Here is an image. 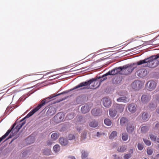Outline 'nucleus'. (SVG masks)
Here are the masks:
<instances>
[{
  "label": "nucleus",
  "mask_w": 159,
  "mask_h": 159,
  "mask_svg": "<svg viewBox=\"0 0 159 159\" xmlns=\"http://www.w3.org/2000/svg\"><path fill=\"white\" fill-rule=\"evenodd\" d=\"M100 82L97 78H94L90 79L88 81L80 83L79 84L71 89L69 90L64 91L60 93L61 94L68 93L69 92L74 89H78L83 86H86L83 88H80L79 90H82L85 89H97L100 85Z\"/></svg>",
  "instance_id": "f257e3e1"
},
{
  "label": "nucleus",
  "mask_w": 159,
  "mask_h": 159,
  "mask_svg": "<svg viewBox=\"0 0 159 159\" xmlns=\"http://www.w3.org/2000/svg\"><path fill=\"white\" fill-rule=\"evenodd\" d=\"M159 57V54L153 55L149 57L146 58L143 60H140L137 63V65H140L143 64L144 67L154 68L158 64L159 61L156 59Z\"/></svg>",
  "instance_id": "f03ea898"
},
{
  "label": "nucleus",
  "mask_w": 159,
  "mask_h": 159,
  "mask_svg": "<svg viewBox=\"0 0 159 159\" xmlns=\"http://www.w3.org/2000/svg\"><path fill=\"white\" fill-rule=\"evenodd\" d=\"M25 121L20 122V123L17 125L16 127L14 128L15 126L16 125V123H15L12 125L10 129H9L4 135L2 136L0 138V143L11 132L10 135L7 138L6 140H7L10 138H11L12 137L15 135L19 131L20 129L22 127V126L25 124Z\"/></svg>",
  "instance_id": "7ed1b4c3"
},
{
  "label": "nucleus",
  "mask_w": 159,
  "mask_h": 159,
  "mask_svg": "<svg viewBox=\"0 0 159 159\" xmlns=\"http://www.w3.org/2000/svg\"><path fill=\"white\" fill-rule=\"evenodd\" d=\"M60 95H61L60 93L57 94H52L49 97L43 100L38 106L34 109L31 110V111H30L24 119L20 120V122H23V121L26 118H28L30 117L34 113L41 108L43 106H44L47 103L52 100L54 99L53 98L54 97Z\"/></svg>",
  "instance_id": "20e7f679"
},
{
  "label": "nucleus",
  "mask_w": 159,
  "mask_h": 159,
  "mask_svg": "<svg viewBox=\"0 0 159 159\" xmlns=\"http://www.w3.org/2000/svg\"><path fill=\"white\" fill-rule=\"evenodd\" d=\"M60 95H61L60 93L57 94H52L49 97L43 100L38 106L34 109L31 110V111H30L24 119L20 120V122H23V121L26 118H28L30 117L34 113L41 108L43 106H44L47 103L52 100L54 99L53 98L54 97Z\"/></svg>",
  "instance_id": "39448f33"
},
{
  "label": "nucleus",
  "mask_w": 159,
  "mask_h": 159,
  "mask_svg": "<svg viewBox=\"0 0 159 159\" xmlns=\"http://www.w3.org/2000/svg\"><path fill=\"white\" fill-rule=\"evenodd\" d=\"M137 63H131L122 66V75H127L131 73L133 70L136 68L134 65Z\"/></svg>",
  "instance_id": "423d86ee"
},
{
  "label": "nucleus",
  "mask_w": 159,
  "mask_h": 159,
  "mask_svg": "<svg viewBox=\"0 0 159 159\" xmlns=\"http://www.w3.org/2000/svg\"><path fill=\"white\" fill-rule=\"evenodd\" d=\"M142 82L139 80L134 81L131 84L132 88L136 91L140 90L142 87Z\"/></svg>",
  "instance_id": "0eeeda50"
},
{
  "label": "nucleus",
  "mask_w": 159,
  "mask_h": 159,
  "mask_svg": "<svg viewBox=\"0 0 159 159\" xmlns=\"http://www.w3.org/2000/svg\"><path fill=\"white\" fill-rule=\"evenodd\" d=\"M157 82L153 80H149L146 84V87L147 89L150 91L153 90L157 86Z\"/></svg>",
  "instance_id": "6e6552de"
},
{
  "label": "nucleus",
  "mask_w": 159,
  "mask_h": 159,
  "mask_svg": "<svg viewBox=\"0 0 159 159\" xmlns=\"http://www.w3.org/2000/svg\"><path fill=\"white\" fill-rule=\"evenodd\" d=\"M151 98V95L148 94H145L142 95L141 101L143 104H146L150 101Z\"/></svg>",
  "instance_id": "1a4fd4ad"
},
{
  "label": "nucleus",
  "mask_w": 159,
  "mask_h": 159,
  "mask_svg": "<svg viewBox=\"0 0 159 159\" xmlns=\"http://www.w3.org/2000/svg\"><path fill=\"white\" fill-rule=\"evenodd\" d=\"M148 73L147 70L143 68L140 69L138 70L136 74L137 75L140 77H143L146 76Z\"/></svg>",
  "instance_id": "9d476101"
},
{
  "label": "nucleus",
  "mask_w": 159,
  "mask_h": 159,
  "mask_svg": "<svg viewBox=\"0 0 159 159\" xmlns=\"http://www.w3.org/2000/svg\"><path fill=\"white\" fill-rule=\"evenodd\" d=\"M64 118L63 114L61 113H58L54 117V119L57 122H60Z\"/></svg>",
  "instance_id": "9b49d317"
},
{
  "label": "nucleus",
  "mask_w": 159,
  "mask_h": 159,
  "mask_svg": "<svg viewBox=\"0 0 159 159\" xmlns=\"http://www.w3.org/2000/svg\"><path fill=\"white\" fill-rule=\"evenodd\" d=\"M135 129V126L133 124L129 123L127 124L126 126V130L129 134L133 133Z\"/></svg>",
  "instance_id": "f8f14e48"
},
{
  "label": "nucleus",
  "mask_w": 159,
  "mask_h": 159,
  "mask_svg": "<svg viewBox=\"0 0 159 159\" xmlns=\"http://www.w3.org/2000/svg\"><path fill=\"white\" fill-rule=\"evenodd\" d=\"M102 103L104 106L107 108L109 107L111 105L110 100L107 98H104L102 99Z\"/></svg>",
  "instance_id": "ddd939ff"
},
{
  "label": "nucleus",
  "mask_w": 159,
  "mask_h": 159,
  "mask_svg": "<svg viewBox=\"0 0 159 159\" xmlns=\"http://www.w3.org/2000/svg\"><path fill=\"white\" fill-rule=\"evenodd\" d=\"M91 113L94 116H100L102 113V110L100 109L94 108L92 110Z\"/></svg>",
  "instance_id": "4468645a"
},
{
  "label": "nucleus",
  "mask_w": 159,
  "mask_h": 159,
  "mask_svg": "<svg viewBox=\"0 0 159 159\" xmlns=\"http://www.w3.org/2000/svg\"><path fill=\"white\" fill-rule=\"evenodd\" d=\"M129 111L132 113H134L136 111V108L135 105L134 103L129 104L128 107Z\"/></svg>",
  "instance_id": "2eb2a0df"
},
{
  "label": "nucleus",
  "mask_w": 159,
  "mask_h": 159,
  "mask_svg": "<svg viewBox=\"0 0 159 159\" xmlns=\"http://www.w3.org/2000/svg\"><path fill=\"white\" fill-rule=\"evenodd\" d=\"M116 100L119 102L126 103L129 102V99L125 96H122L118 98Z\"/></svg>",
  "instance_id": "dca6fc26"
},
{
  "label": "nucleus",
  "mask_w": 159,
  "mask_h": 159,
  "mask_svg": "<svg viewBox=\"0 0 159 159\" xmlns=\"http://www.w3.org/2000/svg\"><path fill=\"white\" fill-rule=\"evenodd\" d=\"M56 110L54 107L51 106L49 107L47 113L49 115H52L56 113Z\"/></svg>",
  "instance_id": "f3484780"
},
{
  "label": "nucleus",
  "mask_w": 159,
  "mask_h": 159,
  "mask_svg": "<svg viewBox=\"0 0 159 159\" xmlns=\"http://www.w3.org/2000/svg\"><path fill=\"white\" fill-rule=\"evenodd\" d=\"M59 141L60 144L63 146L66 145L68 143L67 140L66 139L63 137L60 138Z\"/></svg>",
  "instance_id": "a211bd4d"
},
{
  "label": "nucleus",
  "mask_w": 159,
  "mask_h": 159,
  "mask_svg": "<svg viewBox=\"0 0 159 159\" xmlns=\"http://www.w3.org/2000/svg\"><path fill=\"white\" fill-rule=\"evenodd\" d=\"M89 110V106L88 105H86L81 107V110L83 113L85 114L88 112Z\"/></svg>",
  "instance_id": "6ab92c4d"
},
{
  "label": "nucleus",
  "mask_w": 159,
  "mask_h": 159,
  "mask_svg": "<svg viewBox=\"0 0 159 159\" xmlns=\"http://www.w3.org/2000/svg\"><path fill=\"white\" fill-rule=\"evenodd\" d=\"M117 73L116 72V68H114L112 70L109 71L108 72L104 74V76H107L108 75H114L117 74Z\"/></svg>",
  "instance_id": "aec40b11"
},
{
  "label": "nucleus",
  "mask_w": 159,
  "mask_h": 159,
  "mask_svg": "<svg viewBox=\"0 0 159 159\" xmlns=\"http://www.w3.org/2000/svg\"><path fill=\"white\" fill-rule=\"evenodd\" d=\"M117 73L116 72V68H114L112 70L109 71L108 72L104 74V76H107L108 75H114L117 74Z\"/></svg>",
  "instance_id": "412c9836"
},
{
  "label": "nucleus",
  "mask_w": 159,
  "mask_h": 159,
  "mask_svg": "<svg viewBox=\"0 0 159 159\" xmlns=\"http://www.w3.org/2000/svg\"><path fill=\"white\" fill-rule=\"evenodd\" d=\"M150 116L148 113L146 112H143L142 115V118L144 121H147Z\"/></svg>",
  "instance_id": "4be33fe9"
},
{
  "label": "nucleus",
  "mask_w": 159,
  "mask_h": 159,
  "mask_svg": "<svg viewBox=\"0 0 159 159\" xmlns=\"http://www.w3.org/2000/svg\"><path fill=\"white\" fill-rule=\"evenodd\" d=\"M125 105L118 104L116 107V110L118 112L121 113L124 110Z\"/></svg>",
  "instance_id": "5701e85b"
},
{
  "label": "nucleus",
  "mask_w": 159,
  "mask_h": 159,
  "mask_svg": "<svg viewBox=\"0 0 159 159\" xmlns=\"http://www.w3.org/2000/svg\"><path fill=\"white\" fill-rule=\"evenodd\" d=\"M98 123L97 121L95 120H92L89 123V126L93 128H95L98 126Z\"/></svg>",
  "instance_id": "b1692460"
},
{
  "label": "nucleus",
  "mask_w": 159,
  "mask_h": 159,
  "mask_svg": "<svg viewBox=\"0 0 159 159\" xmlns=\"http://www.w3.org/2000/svg\"><path fill=\"white\" fill-rule=\"evenodd\" d=\"M109 113L110 116L112 118H113L116 115L117 111L115 109H110Z\"/></svg>",
  "instance_id": "393cba45"
},
{
  "label": "nucleus",
  "mask_w": 159,
  "mask_h": 159,
  "mask_svg": "<svg viewBox=\"0 0 159 159\" xmlns=\"http://www.w3.org/2000/svg\"><path fill=\"white\" fill-rule=\"evenodd\" d=\"M127 119L125 117H122L120 119V124L122 126H124L125 124L128 122Z\"/></svg>",
  "instance_id": "a878e982"
},
{
  "label": "nucleus",
  "mask_w": 159,
  "mask_h": 159,
  "mask_svg": "<svg viewBox=\"0 0 159 159\" xmlns=\"http://www.w3.org/2000/svg\"><path fill=\"white\" fill-rule=\"evenodd\" d=\"M126 147L125 145L120 146L117 149V151L120 152H124L126 149Z\"/></svg>",
  "instance_id": "bb28decb"
},
{
  "label": "nucleus",
  "mask_w": 159,
  "mask_h": 159,
  "mask_svg": "<svg viewBox=\"0 0 159 159\" xmlns=\"http://www.w3.org/2000/svg\"><path fill=\"white\" fill-rule=\"evenodd\" d=\"M117 132L115 131H113L110 134L109 138L110 139H113L117 136Z\"/></svg>",
  "instance_id": "cd10ccee"
},
{
  "label": "nucleus",
  "mask_w": 159,
  "mask_h": 159,
  "mask_svg": "<svg viewBox=\"0 0 159 159\" xmlns=\"http://www.w3.org/2000/svg\"><path fill=\"white\" fill-rule=\"evenodd\" d=\"M51 151L48 148H46L43 149V153L45 155H51Z\"/></svg>",
  "instance_id": "c85d7f7f"
},
{
  "label": "nucleus",
  "mask_w": 159,
  "mask_h": 159,
  "mask_svg": "<svg viewBox=\"0 0 159 159\" xmlns=\"http://www.w3.org/2000/svg\"><path fill=\"white\" fill-rule=\"evenodd\" d=\"M104 75H103L102 77L100 76L99 77L97 76L96 77V78H97V79L100 82V84L102 82L107 79V77H106V76H104Z\"/></svg>",
  "instance_id": "c756f323"
},
{
  "label": "nucleus",
  "mask_w": 159,
  "mask_h": 159,
  "mask_svg": "<svg viewBox=\"0 0 159 159\" xmlns=\"http://www.w3.org/2000/svg\"><path fill=\"white\" fill-rule=\"evenodd\" d=\"M128 138V135L126 133H122V139L124 141H126Z\"/></svg>",
  "instance_id": "7c9ffc66"
},
{
  "label": "nucleus",
  "mask_w": 159,
  "mask_h": 159,
  "mask_svg": "<svg viewBox=\"0 0 159 159\" xmlns=\"http://www.w3.org/2000/svg\"><path fill=\"white\" fill-rule=\"evenodd\" d=\"M81 153V157L82 159H85L87 157L88 155V152L84 150L82 151Z\"/></svg>",
  "instance_id": "2f4dec72"
},
{
  "label": "nucleus",
  "mask_w": 159,
  "mask_h": 159,
  "mask_svg": "<svg viewBox=\"0 0 159 159\" xmlns=\"http://www.w3.org/2000/svg\"><path fill=\"white\" fill-rule=\"evenodd\" d=\"M148 130V128L147 126H142L141 128V132L143 133H145L147 132Z\"/></svg>",
  "instance_id": "473e14b6"
},
{
  "label": "nucleus",
  "mask_w": 159,
  "mask_h": 159,
  "mask_svg": "<svg viewBox=\"0 0 159 159\" xmlns=\"http://www.w3.org/2000/svg\"><path fill=\"white\" fill-rule=\"evenodd\" d=\"M60 150V146L58 144H56L53 147V150L55 152H58Z\"/></svg>",
  "instance_id": "72a5a7b5"
},
{
  "label": "nucleus",
  "mask_w": 159,
  "mask_h": 159,
  "mask_svg": "<svg viewBox=\"0 0 159 159\" xmlns=\"http://www.w3.org/2000/svg\"><path fill=\"white\" fill-rule=\"evenodd\" d=\"M87 132L85 131L83 132L81 134V135L80 140L81 141L84 140L86 138Z\"/></svg>",
  "instance_id": "f704fd0d"
},
{
  "label": "nucleus",
  "mask_w": 159,
  "mask_h": 159,
  "mask_svg": "<svg viewBox=\"0 0 159 159\" xmlns=\"http://www.w3.org/2000/svg\"><path fill=\"white\" fill-rule=\"evenodd\" d=\"M104 123L107 126H110L111 124V121L109 119L106 118L104 120Z\"/></svg>",
  "instance_id": "c9c22d12"
},
{
  "label": "nucleus",
  "mask_w": 159,
  "mask_h": 159,
  "mask_svg": "<svg viewBox=\"0 0 159 159\" xmlns=\"http://www.w3.org/2000/svg\"><path fill=\"white\" fill-rule=\"evenodd\" d=\"M118 74L121 75L122 73V67L120 66L115 68Z\"/></svg>",
  "instance_id": "e433bc0d"
},
{
  "label": "nucleus",
  "mask_w": 159,
  "mask_h": 159,
  "mask_svg": "<svg viewBox=\"0 0 159 159\" xmlns=\"http://www.w3.org/2000/svg\"><path fill=\"white\" fill-rule=\"evenodd\" d=\"M58 138V134L57 133H52L51 136V138L53 140H56Z\"/></svg>",
  "instance_id": "4c0bfd02"
},
{
  "label": "nucleus",
  "mask_w": 159,
  "mask_h": 159,
  "mask_svg": "<svg viewBox=\"0 0 159 159\" xmlns=\"http://www.w3.org/2000/svg\"><path fill=\"white\" fill-rule=\"evenodd\" d=\"M143 140L147 146L151 145V143L150 140L143 139Z\"/></svg>",
  "instance_id": "58836bf2"
},
{
  "label": "nucleus",
  "mask_w": 159,
  "mask_h": 159,
  "mask_svg": "<svg viewBox=\"0 0 159 159\" xmlns=\"http://www.w3.org/2000/svg\"><path fill=\"white\" fill-rule=\"evenodd\" d=\"M149 136L151 139L153 141H155L156 139L157 136L155 135H154L152 134H149Z\"/></svg>",
  "instance_id": "ea45409f"
},
{
  "label": "nucleus",
  "mask_w": 159,
  "mask_h": 159,
  "mask_svg": "<svg viewBox=\"0 0 159 159\" xmlns=\"http://www.w3.org/2000/svg\"><path fill=\"white\" fill-rule=\"evenodd\" d=\"M149 107L150 108H154L156 107L155 103L151 102L149 104Z\"/></svg>",
  "instance_id": "a19ab883"
},
{
  "label": "nucleus",
  "mask_w": 159,
  "mask_h": 159,
  "mask_svg": "<svg viewBox=\"0 0 159 159\" xmlns=\"http://www.w3.org/2000/svg\"><path fill=\"white\" fill-rule=\"evenodd\" d=\"M131 157V154L128 153L125 154L123 157L124 159H129Z\"/></svg>",
  "instance_id": "79ce46f5"
},
{
  "label": "nucleus",
  "mask_w": 159,
  "mask_h": 159,
  "mask_svg": "<svg viewBox=\"0 0 159 159\" xmlns=\"http://www.w3.org/2000/svg\"><path fill=\"white\" fill-rule=\"evenodd\" d=\"M138 148L139 150H142L143 148V145L142 144L138 143Z\"/></svg>",
  "instance_id": "37998d69"
},
{
  "label": "nucleus",
  "mask_w": 159,
  "mask_h": 159,
  "mask_svg": "<svg viewBox=\"0 0 159 159\" xmlns=\"http://www.w3.org/2000/svg\"><path fill=\"white\" fill-rule=\"evenodd\" d=\"M75 138V137L74 135L72 134H70L68 137V139L70 140H72L74 139Z\"/></svg>",
  "instance_id": "c03bdc74"
},
{
  "label": "nucleus",
  "mask_w": 159,
  "mask_h": 159,
  "mask_svg": "<svg viewBox=\"0 0 159 159\" xmlns=\"http://www.w3.org/2000/svg\"><path fill=\"white\" fill-rule=\"evenodd\" d=\"M147 153L148 155H151L152 154L153 151L151 149H148L147 151Z\"/></svg>",
  "instance_id": "a18cd8bd"
},
{
  "label": "nucleus",
  "mask_w": 159,
  "mask_h": 159,
  "mask_svg": "<svg viewBox=\"0 0 159 159\" xmlns=\"http://www.w3.org/2000/svg\"><path fill=\"white\" fill-rule=\"evenodd\" d=\"M73 118V115H71L70 114H68L66 117V118L67 119L71 120Z\"/></svg>",
  "instance_id": "49530a36"
},
{
  "label": "nucleus",
  "mask_w": 159,
  "mask_h": 159,
  "mask_svg": "<svg viewBox=\"0 0 159 159\" xmlns=\"http://www.w3.org/2000/svg\"><path fill=\"white\" fill-rule=\"evenodd\" d=\"M113 156L114 157V159H122L121 157H117L116 154H114L113 155Z\"/></svg>",
  "instance_id": "de8ad7c7"
},
{
  "label": "nucleus",
  "mask_w": 159,
  "mask_h": 159,
  "mask_svg": "<svg viewBox=\"0 0 159 159\" xmlns=\"http://www.w3.org/2000/svg\"><path fill=\"white\" fill-rule=\"evenodd\" d=\"M52 142L51 140H48L47 142V144L49 146L52 144Z\"/></svg>",
  "instance_id": "09e8293b"
},
{
  "label": "nucleus",
  "mask_w": 159,
  "mask_h": 159,
  "mask_svg": "<svg viewBox=\"0 0 159 159\" xmlns=\"http://www.w3.org/2000/svg\"><path fill=\"white\" fill-rule=\"evenodd\" d=\"M155 128L156 129H158L159 128V123H158L156 124Z\"/></svg>",
  "instance_id": "8fccbe9b"
},
{
  "label": "nucleus",
  "mask_w": 159,
  "mask_h": 159,
  "mask_svg": "<svg viewBox=\"0 0 159 159\" xmlns=\"http://www.w3.org/2000/svg\"><path fill=\"white\" fill-rule=\"evenodd\" d=\"M68 157L69 159H75V157L73 156H69Z\"/></svg>",
  "instance_id": "3c124183"
},
{
  "label": "nucleus",
  "mask_w": 159,
  "mask_h": 159,
  "mask_svg": "<svg viewBox=\"0 0 159 159\" xmlns=\"http://www.w3.org/2000/svg\"><path fill=\"white\" fill-rule=\"evenodd\" d=\"M66 98H62V99H61L59 101H58L57 102H60V101H62L63 100H64L66 99Z\"/></svg>",
  "instance_id": "603ef678"
},
{
  "label": "nucleus",
  "mask_w": 159,
  "mask_h": 159,
  "mask_svg": "<svg viewBox=\"0 0 159 159\" xmlns=\"http://www.w3.org/2000/svg\"><path fill=\"white\" fill-rule=\"evenodd\" d=\"M157 112L159 114V108L157 109L156 110Z\"/></svg>",
  "instance_id": "864d4df0"
},
{
  "label": "nucleus",
  "mask_w": 159,
  "mask_h": 159,
  "mask_svg": "<svg viewBox=\"0 0 159 159\" xmlns=\"http://www.w3.org/2000/svg\"><path fill=\"white\" fill-rule=\"evenodd\" d=\"M157 143H159V138H157Z\"/></svg>",
  "instance_id": "5fc2aeb1"
},
{
  "label": "nucleus",
  "mask_w": 159,
  "mask_h": 159,
  "mask_svg": "<svg viewBox=\"0 0 159 159\" xmlns=\"http://www.w3.org/2000/svg\"><path fill=\"white\" fill-rule=\"evenodd\" d=\"M99 134H100V133L99 132H97V136H98Z\"/></svg>",
  "instance_id": "6e6d98bb"
},
{
  "label": "nucleus",
  "mask_w": 159,
  "mask_h": 159,
  "mask_svg": "<svg viewBox=\"0 0 159 159\" xmlns=\"http://www.w3.org/2000/svg\"><path fill=\"white\" fill-rule=\"evenodd\" d=\"M157 157H159V154H158L157 155Z\"/></svg>",
  "instance_id": "4d7b16f0"
},
{
  "label": "nucleus",
  "mask_w": 159,
  "mask_h": 159,
  "mask_svg": "<svg viewBox=\"0 0 159 159\" xmlns=\"http://www.w3.org/2000/svg\"><path fill=\"white\" fill-rule=\"evenodd\" d=\"M25 153H26V152H23L22 154H23V155H24Z\"/></svg>",
  "instance_id": "13d9d810"
},
{
  "label": "nucleus",
  "mask_w": 159,
  "mask_h": 159,
  "mask_svg": "<svg viewBox=\"0 0 159 159\" xmlns=\"http://www.w3.org/2000/svg\"><path fill=\"white\" fill-rule=\"evenodd\" d=\"M152 159H156V158H152Z\"/></svg>",
  "instance_id": "bf43d9fd"
},
{
  "label": "nucleus",
  "mask_w": 159,
  "mask_h": 159,
  "mask_svg": "<svg viewBox=\"0 0 159 159\" xmlns=\"http://www.w3.org/2000/svg\"><path fill=\"white\" fill-rule=\"evenodd\" d=\"M158 147L159 148V145H158Z\"/></svg>",
  "instance_id": "052dcab7"
},
{
  "label": "nucleus",
  "mask_w": 159,
  "mask_h": 159,
  "mask_svg": "<svg viewBox=\"0 0 159 159\" xmlns=\"http://www.w3.org/2000/svg\"><path fill=\"white\" fill-rule=\"evenodd\" d=\"M144 159H147V158H144Z\"/></svg>",
  "instance_id": "680f3d73"
}]
</instances>
